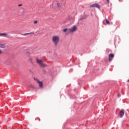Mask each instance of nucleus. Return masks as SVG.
<instances>
[{
	"label": "nucleus",
	"instance_id": "obj_16",
	"mask_svg": "<svg viewBox=\"0 0 129 129\" xmlns=\"http://www.w3.org/2000/svg\"><path fill=\"white\" fill-rule=\"evenodd\" d=\"M23 6V4H19L18 5V7H22Z\"/></svg>",
	"mask_w": 129,
	"mask_h": 129
},
{
	"label": "nucleus",
	"instance_id": "obj_12",
	"mask_svg": "<svg viewBox=\"0 0 129 129\" xmlns=\"http://www.w3.org/2000/svg\"><path fill=\"white\" fill-rule=\"evenodd\" d=\"M105 21H106V24H107V25H110V22H109V21H108V20H107V19L105 18Z\"/></svg>",
	"mask_w": 129,
	"mask_h": 129
},
{
	"label": "nucleus",
	"instance_id": "obj_8",
	"mask_svg": "<svg viewBox=\"0 0 129 129\" xmlns=\"http://www.w3.org/2000/svg\"><path fill=\"white\" fill-rule=\"evenodd\" d=\"M1 48H2V49H5V48H7V44L1 43Z\"/></svg>",
	"mask_w": 129,
	"mask_h": 129
},
{
	"label": "nucleus",
	"instance_id": "obj_3",
	"mask_svg": "<svg viewBox=\"0 0 129 129\" xmlns=\"http://www.w3.org/2000/svg\"><path fill=\"white\" fill-rule=\"evenodd\" d=\"M69 30L71 33H75V32H76L77 30V26H73L72 27L70 28Z\"/></svg>",
	"mask_w": 129,
	"mask_h": 129
},
{
	"label": "nucleus",
	"instance_id": "obj_4",
	"mask_svg": "<svg viewBox=\"0 0 129 129\" xmlns=\"http://www.w3.org/2000/svg\"><path fill=\"white\" fill-rule=\"evenodd\" d=\"M90 8H97L98 9H100V6L98 4H94L90 5Z\"/></svg>",
	"mask_w": 129,
	"mask_h": 129
},
{
	"label": "nucleus",
	"instance_id": "obj_13",
	"mask_svg": "<svg viewBox=\"0 0 129 129\" xmlns=\"http://www.w3.org/2000/svg\"><path fill=\"white\" fill-rule=\"evenodd\" d=\"M38 23H39V21L36 20V21H35L34 22V25H37V24H38Z\"/></svg>",
	"mask_w": 129,
	"mask_h": 129
},
{
	"label": "nucleus",
	"instance_id": "obj_11",
	"mask_svg": "<svg viewBox=\"0 0 129 129\" xmlns=\"http://www.w3.org/2000/svg\"><path fill=\"white\" fill-rule=\"evenodd\" d=\"M28 62L30 63H31V64H33V59L32 58H30L28 59Z\"/></svg>",
	"mask_w": 129,
	"mask_h": 129
},
{
	"label": "nucleus",
	"instance_id": "obj_5",
	"mask_svg": "<svg viewBox=\"0 0 129 129\" xmlns=\"http://www.w3.org/2000/svg\"><path fill=\"white\" fill-rule=\"evenodd\" d=\"M114 57V54L113 53H110L108 55V59L109 62H111V61H112V59H113V57Z\"/></svg>",
	"mask_w": 129,
	"mask_h": 129
},
{
	"label": "nucleus",
	"instance_id": "obj_18",
	"mask_svg": "<svg viewBox=\"0 0 129 129\" xmlns=\"http://www.w3.org/2000/svg\"><path fill=\"white\" fill-rule=\"evenodd\" d=\"M106 1L108 3V4H109V0H106Z\"/></svg>",
	"mask_w": 129,
	"mask_h": 129
},
{
	"label": "nucleus",
	"instance_id": "obj_15",
	"mask_svg": "<svg viewBox=\"0 0 129 129\" xmlns=\"http://www.w3.org/2000/svg\"><path fill=\"white\" fill-rule=\"evenodd\" d=\"M31 34H33V33L31 32V33H26V35H31Z\"/></svg>",
	"mask_w": 129,
	"mask_h": 129
},
{
	"label": "nucleus",
	"instance_id": "obj_7",
	"mask_svg": "<svg viewBox=\"0 0 129 129\" xmlns=\"http://www.w3.org/2000/svg\"><path fill=\"white\" fill-rule=\"evenodd\" d=\"M123 115H124V110L121 109L119 112V116L120 117H122Z\"/></svg>",
	"mask_w": 129,
	"mask_h": 129
},
{
	"label": "nucleus",
	"instance_id": "obj_14",
	"mask_svg": "<svg viewBox=\"0 0 129 129\" xmlns=\"http://www.w3.org/2000/svg\"><path fill=\"white\" fill-rule=\"evenodd\" d=\"M68 30V29L67 28H65L63 30V31L64 32V33H66V32H67V31Z\"/></svg>",
	"mask_w": 129,
	"mask_h": 129
},
{
	"label": "nucleus",
	"instance_id": "obj_10",
	"mask_svg": "<svg viewBox=\"0 0 129 129\" xmlns=\"http://www.w3.org/2000/svg\"><path fill=\"white\" fill-rule=\"evenodd\" d=\"M56 6L57 9H60V8H61V4L59 2L56 3Z\"/></svg>",
	"mask_w": 129,
	"mask_h": 129
},
{
	"label": "nucleus",
	"instance_id": "obj_1",
	"mask_svg": "<svg viewBox=\"0 0 129 129\" xmlns=\"http://www.w3.org/2000/svg\"><path fill=\"white\" fill-rule=\"evenodd\" d=\"M51 41L55 47L58 46L59 42H60V36L59 35H53L51 38Z\"/></svg>",
	"mask_w": 129,
	"mask_h": 129
},
{
	"label": "nucleus",
	"instance_id": "obj_9",
	"mask_svg": "<svg viewBox=\"0 0 129 129\" xmlns=\"http://www.w3.org/2000/svg\"><path fill=\"white\" fill-rule=\"evenodd\" d=\"M1 37H7L8 36L7 33H1Z\"/></svg>",
	"mask_w": 129,
	"mask_h": 129
},
{
	"label": "nucleus",
	"instance_id": "obj_6",
	"mask_svg": "<svg viewBox=\"0 0 129 129\" xmlns=\"http://www.w3.org/2000/svg\"><path fill=\"white\" fill-rule=\"evenodd\" d=\"M34 80H35L37 83H38L39 86L40 87H43V82L40 81L37 78H34Z\"/></svg>",
	"mask_w": 129,
	"mask_h": 129
},
{
	"label": "nucleus",
	"instance_id": "obj_2",
	"mask_svg": "<svg viewBox=\"0 0 129 129\" xmlns=\"http://www.w3.org/2000/svg\"><path fill=\"white\" fill-rule=\"evenodd\" d=\"M36 60L37 64L40 65L41 67H47V64L44 63L42 59H38V58H36Z\"/></svg>",
	"mask_w": 129,
	"mask_h": 129
},
{
	"label": "nucleus",
	"instance_id": "obj_17",
	"mask_svg": "<svg viewBox=\"0 0 129 129\" xmlns=\"http://www.w3.org/2000/svg\"><path fill=\"white\" fill-rule=\"evenodd\" d=\"M120 96H121L120 94H118L117 95V97L119 98V97H120Z\"/></svg>",
	"mask_w": 129,
	"mask_h": 129
}]
</instances>
